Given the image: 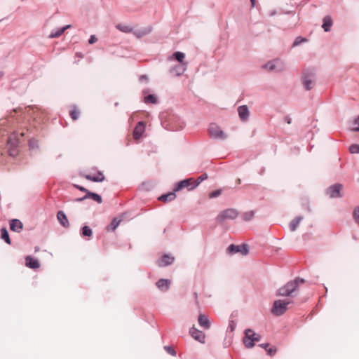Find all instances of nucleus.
Wrapping results in <instances>:
<instances>
[{
    "label": "nucleus",
    "mask_w": 359,
    "mask_h": 359,
    "mask_svg": "<svg viewBox=\"0 0 359 359\" xmlns=\"http://www.w3.org/2000/svg\"><path fill=\"white\" fill-rule=\"evenodd\" d=\"M304 282L305 280L301 278H297L294 280H290L278 290L276 295L282 297L292 296L295 291L297 290L299 285Z\"/></svg>",
    "instance_id": "f257e3e1"
},
{
    "label": "nucleus",
    "mask_w": 359,
    "mask_h": 359,
    "mask_svg": "<svg viewBox=\"0 0 359 359\" xmlns=\"http://www.w3.org/2000/svg\"><path fill=\"white\" fill-rule=\"evenodd\" d=\"M316 73L314 70L306 69L304 71L302 76V83L305 90H310L316 85Z\"/></svg>",
    "instance_id": "f03ea898"
},
{
    "label": "nucleus",
    "mask_w": 359,
    "mask_h": 359,
    "mask_svg": "<svg viewBox=\"0 0 359 359\" xmlns=\"http://www.w3.org/2000/svg\"><path fill=\"white\" fill-rule=\"evenodd\" d=\"M260 339L261 336L259 334L255 333L252 330L246 329L245 330L243 343L247 348H252L255 346V342L259 341Z\"/></svg>",
    "instance_id": "7ed1b4c3"
},
{
    "label": "nucleus",
    "mask_w": 359,
    "mask_h": 359,
    "mask_svg": "<svg viewBox=\"0 0 359 359\" xmlns=\"http://www.w3.org/2000/svg\"><path fill=\"white\" fill-rule=\"evenodd\" d=\"M238 211L234 208H228L222 211L216 217L218 223H223L226 220L235 219L238 216Z\"/></svg>",
    "instance_id": "20e7f679"
},
{
    "label": "nucleus",
    "mask_w": 359,
    "mask_h": 359,
    "mask_svg": "<svg viewBox=\"0 0 359 359\" xmlns=\"http://www.w3.org/2000/svg\"><path fill=\"white\" fill-rule=\"evenodd\" d=\"M290 303V302H287L285 300H276L273 302V307L271 309V313L276 316H280L283 315L287 311V306Z\"/></svg>",
    "instance_id": "39448f33"
},
{
    "label": "nucleus",
    "mask_w": 359,
    "mask_h": 359,
    "mask_svg": "<svg viewBox=\"0 0 359 359\" xmlns=\"http://www.w3.org/2000/svg\"><path fill=\"white\" fill-rule=\"evenodd\" d=\"M226 252L229 255H234L240 252L242 255H247L249 252L248 245L245 243L241 245L231 244L226 248Z\"/></svg>",
    "instance_id": "423d86ee"
},
{
    "label": "nucleus",
    "mask_w": 359,
    "mask_h": 359,
    "mask_svg": "<svg viewBox=\"0 0 359 359\" xmlns=\"http://www.w3.org/2000/svg\"><path fill=\"white\" fill-rule=\"evenodd\" d=\"M208 132L210 137L213 139L225 140L226 138V135L224 133L215 123H210Z\"/></svg>",
    "instance_id": "0eeeda50"
},
{
    "label": "nucleus",
    "mask_w": 359,
    "mask_h": 359,
    "mask_svg": "<svg viewBox=\"0 0 359 359\" xmlns=\"http://www.w3.org/2000/svg\"><path fill=\"white\" fill-rule=\"evenodd\" d=\"M18 140L15 137H10L8 140L7 147L11 156L15 157L18 154Z\"/></svg>",
    "instance_id": "6e6552de"
},
{
    "label": "nucleus",
    "mask_w": 359,
    "mask_h": 359,
    "mask_svg": "<svg viewBox=\"0 0 359 359\" xmlns=\"http://www.w3.org/2000/svg\"><path fill=\"white\" fill-rule=\"evenodd\" d=\"M341 187L342 186L340 184H333L326 190V194L328 195L330 198H339L341 196Z\"/></svg>",
    "instance_id": "1a4fd4ad"
},
{
    "label": "nucleus",
    "mask_w": 359,
    "mask_h": 359,
    "mask_svg": "<svg viewBox=\"0 0 359 359\" xmlns=\"http://www.w3.org/2000/svg\"><path fill=\"white\" fill-rule=\"evenodd\" d=\"M189 334L195 340L198 341V342H200L201 344L205 343V334L202 331L196 328L195 327H192L190 328Z\"/></svg>",
    "instance_id": "9d476101"
},
{
    "label": "nucleus",
    "mask_w": 359,
    "mask_h": 359,
    "mask_svg": "<svg viewBox=\"0 0 359 359\" xmlns=\"http://www.w3.org/2000/svg\"><path fill=\"white\" fill-rule=\"evenodd\" d=\"M188 64H178L170 69V74L175 76H180L187 69Z\"/></svg>",
    "instance_id": "9b49d317"
},
{
    "label": "nucleus",
    "mask_w": 359,
    "mask_h": 359,
    "mask_svg": "<svg viewBox=\"0 0 359 359\" xmlns=\"http://www.w3.org/2000/svg\"><path fill=\"white\" fill-rule=\"evenodd\" d=\"M193 178H188L178 182L175 186V191H178L184 188H187L189 190L190 187L193 185Z\"/></svg>",
    "instance_id": "f8f14e48"
},
{
    "label": "nucleus",
    "mask_w": 359,
    "mask_h": 359,
    "mask_svg": "<svg viewBox=\"0 0 359 359\" xmlns=\"http://www.w3.org/2000/svg\"><path fill=\"white\" fill-rule=\"evenodd\" d=\"M174 260V257L165 254L163 255L162 257L158 261L157 264L160 267H165L172 264Z\"/></svg>",
    "instance_id": "ddd939ff"
},
{
    "label": "nucleus",
    "mask_w": 359,
    "mask_h": 359,
    "mask_svg": "<svg viewBox=\"0 0 359 359\" xmlns=\"http://www.w3.org/2000/svg\"><path fill=\"white\" fill-rule=\"evenodd\" d=\"M145 130L144 123L139 121L133 130V137L135 139H140Z\"/></svg>",
    "instance_id": "4468645a"
},
{
    "label": "nucleus",
    "mask_w": 359,
    "mask_h": 359,
    "mask_svg": "<svg viewBox=\"0 0 359 359\" xmlns=\"http://www.w3.org/2000/svg\"><path fill=\"white\" fill-rule=\"evenodd\" d=\"M239 118L241 121H245L248 119L250 111L246 105H241L238 108Z\"/></svg>",
    "instance_id": "2eb2a0df"
},
{
    "label": "nucleus",
    "mask_w": 359,
    "mask_h": 359,
    "mask_svg": "<svg viewBox=\"0 0 359 359\" xmlns=\"http://www.w3.org/2000/svg\"><path fill=\"white\" fill-rule=\"evenodd\" d=\"M170 283L169 279L161 278L156 283V285L160 290L166 292L169 290Z\"/></svg>",
    "instance_id": "dca6fc26"
},
{
    "label": "nucleus",
    "mask_w": 359,
    "mask_h": 359,
    "mask_svg": "<svg viewBox=\"0 0 359 359\" xmlns=\"http://www.w3.org/2000/svg\"><path fill=\"white\" fill-rule=\"evenodd\" d=\"M152 31V27L148 26L146 27H142L136 30L133 31V34L137 37V38H141L144 36H146L149 34H150Z\"/></svg>",
    "instance_id": "f3484780"
},
{
    "label": "nucleus",
    "mask_w": 359,
    "mask_h": 359,
    "mask_svg": "<svg viewBox=\"0 0 359 359\" xmlns=\"http://www.w3.org/2000/svg\"><path fill=\"white\" fill-rule=\"evenodd\" d=\"M10 229L15 232H20L23 229V224L18 219H13L10 223Z\"/></svg>",
    "instance_id": "a211bd4d"
},
{
    "label": "nucleus",
    "mask_w": 359,
    "mask_h": 359,
    "mask_svg": "<svg viewBox=\"0 0 359 359\" xmlns=\"http://www.w3.org/2000/svg\"><path fill=\"white\" fill-rule=\"evenodd\" d=\"M198 322L201 327L205 330H209L210 328V322L205 315L201 313L198 316Z\"/></svg>",
    "instance_id": "6ab92c4d"
},
{
    "label": "nucleus",
    "mask_w": 359,
    "mask_h": 359,
    "mask_svg": "<svg viewBox=\"0 0 359 359\" xmlns=\"http://www.w3.org/2000/svg\"><path fill=\"white\" fill-rule=\"evenodd\" d=\"M57 219L59 221L60 224L63 227L67 228V227L69 226V220L67 219V215H65V213L63 211L60 210V211L57 212Z\"/></svg>",
    "instance_id": "aec40b11"
},
{
    "label": "nucleus",
    "mask_w": 359,
    "mask_h": 359,
    "mask_svg": "<svg viewBox=\"0 0 359 359\" xmlns=\"http://www.w3.org/2000/svg\"><path fill=\"white\" fill-rule=\"evenodd\" d=\"M26 266L30 269H36L40 267V263L38 259H34L31 256H27L25 258Z\"/></svg>",
    "instance_id": "412c9836"
},
{
    "label": "nucleus",
    "mask_w": 359,
    "mask_h": 359,
    "mask_svg": "<svg viewBox=\"0 0 359 359\" xmlns=\"http://www.w3.org/2000/svg\"><path fill=\"white\" fill-rule=\"evenodd\" d=\"M85 177L88 180H90L92 182H103L105 179L104 177V175H103V173L100 171L97 172V173L96 175H86L85 176Z\"/></svg>",
    "instance_id": "4be33fe9"
},
{
    "label": "nucleus",
    "mask_w": 359,
    "mask_h": 359,
    "mask_svg": "<svg viewBox=\"0 0 359 359\" xmlns=\"http://www.w3.org/2000/svg\"><path fill=\"white\" fill-rule=\"evenodd\" d=\"M71 27V25H67L63 27H60L57 29L56 30H53L49 34V38H57L60 36L67 29Z\"/></svg>",
    "instance_id": "5701e85b"
},
{
    "label": "nucleus",
    "mask_w": 359,
    "mask_h": 359,
    "mask_svg": "<svg viewBox=\"0 0 359 359\" xmlns=\"http://www.w3.org/2000/svg\"><path fill=\"white\" fill-rule=\"evenodd\" d=\"M333 25L332 20L330 16L326 15L323 18L322 27L325 32H327L330 30Z\"/></svg>",
    "instance_id": "b1692460"
},
{
    "label": "nucleus",
    "mask_w": 359,
    "mask_h": 359,
    "mask_svg": "<svg viewBox=\"0 0 359 359\" xmlns=\"http://www.w3.org/2000/svg\"><path fill=\"white\" fill-rule=\"evenodd\" d=\"M175 192L176 191H175L174 189L172 191L161 195L160 197H158V200L163 201L164 202L172 201L177 196Z\"/></svg>",
    "instance_id": "393cba45"
},
{
    "label": "nucleus",
    "mask_w": 359,
    "mask_h": 359,
    "mask_svg": "<svg viewBox=\"0 0 359 359\" xmlns=\"http://www.w3.org/2000/svg\"><path fill=\"white\" fill-rule=\"evenodd\" d=\"M303 220L302 216H297L294 219H293L289 225L290 229L291 231H295L299 225L300 222Z\"/></svg>",
    "instance_id": "a878e982"
},
{
    "label": "nucleus",
    "mask_w": 359,
    "mask_h": 359,
    "mask_svg": "<svg viewBox=\"0 0 359 359\" xmlns=\"http://www.w3.org/2000/svg\"><path fill=\"white\" fill-rule=\"evenodd\" d=\"M275 63H276V72H281L286 69V64L283 60H281L280 58H276Z\"/></svg>",
    "instance_id": "bb28decb"
},
{
    "label": "nucleus",
    "mask_w": 359,
    "mask_h": 359,
    "mask_svg": "<svg viewBox=\"0 0 359 359\" xmlns=\"http://www.w3.org/2000/svg\"><path fill=\"white\" fill-rule=\"evenodd\" d=\"M208 176L207 173H203L200 175L194 182L193 185L190 187L189 191L194 190L196 189L203 181L208 179Z\"/></svg>",
    "instance_id": "cd10ccee"
},
{
    "label": "nucleus",
    "mask_w": 359,
    "mask_h": 359,
    "mask_svg": "<svg viewBox=\"0 0 359 359\" xmlns=\"http://www.w3.org/2000/svg\"><path fill=\"white\" fill-rule=\"evenodd\" d=\"M184 57H185V54L184 53L180 52V51H176L172 55V56L170 57V59L174 58L177 61H178L180 62V64H188L187 62L184 61Z\"/></svg>",
    "instance_id": "c85d7f7f"
},
{
    "label": "nucleus",
    "mask_w": 359,
    "mask_h": 359,
    "mask_svg": "<svg viewBox=\"0 0 359 359\" xmlns=\"http://www.w3.org/2000/svg\"><path fill=\"white\" fill-rule=\"evenodd\" d=\"M116 27L117 29L124 33H133V27L124 24H118L116 25Z\"/></svg>",
    "instance_id": "c756f323"
},
{
    "label": "nucleus",
    "mask_w": 359,
    "mask_h": 359,
    "mask_svg": "<svg viewBox=\"0 0 359 359\" xmlns=\"http://www.w3.org/2000/svg\"><path fill=\"white\" fill-rule=\"evenodd\" d=\"M121 219H118L117 218H114L111 222L110 224H109L107 227V230L108 231H114L120 224Z\"/></svg>",
    "instance_id": "7c9ffc66"
},
{
    "label": "nucleus",
    "mask_w": 359,
    "mask_h": 359,
    "mask_svg": "<svg viewBox=\"0 0 359 359\" xmlns=\"http://www.w3.org/2000/svg\"><path fill=\"white\" fill-rule=\"evenodd\" d=\"M1 238L3 239L7 244H11V243L8 231L6 227H3L1 229Z\"/></svg>",
    "instance_id": "2f4dec72"
},
{
    "label": "nucleus",
    "mask_w": 359,
    "mask_h": 359,
    "mask_svg": "<svg viewBox=\"0 0 359 359\" xmlns=\"http://www.w3.org/2000/svg\"><path fill=\"white\" fill-rule=\"evenodd\" d=\"M86 197L87 198L93 199L97 203H101L102 202L101 196L94 192L88 191V195H86Z\"/></svg>",
    "instance_id": "473e14b6"
},
{
    "label": "nucleus",
    "mask_w": 359,
    "mask_h": 359,
    "mask_svg": "<svg viewBox=\"0 0 359 359\" xmlns=\"http://www.w3.org/2000/svg\"><path fill=\"white\" fill-rule=\"evenodd\" d=\"M263 67L269 71H276L275 59L266 62Z\"/></svg>",
    "instance_id": "72a5a7b5"
},
{
    "label": "nucleus",
    "mask_w": 359,
    "mask_h": 359,
    "mask_svg": "<svg viewBox=\"0 0 359 359\" xmlns=\"http://www.w3.org/2000/svg\"><path fill=\"white\" fill-rule=\"evenodd\" d=\"M350 129L351 131L354 132L359 131V115L353 121Z\"/></svg>",
    "instance_id": "f704fd0d"
},
{
    "label": "nucleus",
    "mask_w": 359,
    "mask_h": 359,
    "mask_svg": "<svg viewBox=\"0 0 359 359\" xmlns=\"http://www.w3.org/2000/svg\"><path fill=\"white\" fill-rule=\"evenodd\" d=\"M81 235L83 236H88V237H90L92 236L93 234V231H92V229L88 226H84L83 227H82L81 229Z\"/></svg>",
    "instance_id": "c9c22d12"
},
{
    "label": "nucleus",
    "mask_w": 359,
    "mask_h": 359,
    "mask_svg": "<svg viewBox=\"0 0 359 359\" xmlns=\"http://www.w3.org/2000/svg\"><path fill=\"white\" fill-rule=\"evenodd\" d=\"M254 215H255L254 211H248V212H245L243 215L242 218L244 221L248 222V221H250L251 219H252V218L254 217Z\"/></svg>",
    "instance_id": "e433bc0d"
},
{
    "label": "nucleus",
    "mask_w": 359,
    "mask_h": 359,
    "mask_svg": "<svg viewBox=\"0 0 359 359\" xmlns=\"http://www.w3.org/2000/svg\"><path fill=\"white\" fill-rule=\"evenodd\" d=\"M144 102L146 103L156 104L157 102V98L154 95H149L144 97Z\"/></svg>",
    "instance_id": "4c0bfd02"
},
{
    "label": "nucleus",
    "mask_w": 359,
    "mask_h": 359,
    "mask_svg": "<svg viewBox=\"0 0 359 359\" xmlns=\"http://www.w3.org/2000/svg\"><path fill=\"white\" fill-rule=\"evenodd\" d=\"M236 327V323L233 320H229V325L226 328V332L232 333Z\"/></svg>",
    "instance_id": "58836bf2"
},
{
    "label": "nucleus",
    "mask_w": 359,
    "mask_h": 359,
    "mask_svg": "<svg viewBox=\"0 0 359 359\" xmlns=\"http://www.w3.org/2000/svg\"><path fill=\"white\" fill-rule=\"evenodd\" d=\"M353 218L355 222L359 226V206L355 208L353 210Z\"/></svg>",
    "instance_id": "ea45409f"
},
{
    "label": "nucleus",
    "mask_w": 359,
    "mask_h": 359,
    "mask_svg": "<svg viewBox=\"0 0 359 359\" xmlns=\"http://www.w3.org/2000/svg\"><path fill=\"white\" fill-rule=\"evenodd\" d=\"M80 115V112L76 109L74 108L70 111V116L73 120H76L79 118Z\"/></svg>",
    "instance_id": "a19ab883"
},
{
    "label": "nucleus",
    "mask_w": 359,
    "mask_h": 359,
    "mask_svg": "<svg viewBox=\"0 0 359 359\" xmlns=\"http://www.w3.org/2000/svg\"><path fill=\"white\" fill-rule=\"evenodd\" d=\"M349 151L351 154H358L359 153V144H353L349 147Z\"/></svg>",
    "instance_id": "79ce46f5"
},
{
    "label": "nucleus",
    "mask_w": 359,
    "mask_h": 359,
    "mask_svg": "<svg viewBox=\"0 0 359 359\" xmlns=\"http://www.w3.org/2000/svg\"><path fill=\"white\" fill-rule=\"evenodd\" d=\"M306 41V39L305 38H303V37H301V36H298L294 41L292 46L293 47L297 46L300 45L302 43H303V42H304Z\"/></svg>",
    "instance_id": "37998d69"
},
{
    "label": "nucleus",
    "mask_w": 359,
    "mask_h": 359,
    "mask_svg": "<svg viewBox=\"0 0 359 359\" xmlns=\"http://www.w3.org/2000/svg\"><path fill=\"white\" fill-rule=\"evenodd\" d=\"M164 349L168 354L172 356H175L177 354L175 350L170 346H165Z\"/></svg>",
    "instance_id": "c03bdc74"
},
{
    "label": "nucleus",
    "mask_w": 359,
    "mask_h": 359,
    "mask_svg": "<svg viewBox=\"0 0 359 359\" xmlns=\"http://www.w3.org/2000/svg\"><path fill=\"white\" fill-rule=\"evenodd\" d=\"M222 194V190L221 189H217L214 191H212L210 194H209V197L210 198H217L218 196H219Z\"/></svg>",
    "instance_id": "a18cd8bd"
},
{
    "label": "nucleus",
    "mask_w": 359,
    "mask_h": 359,
    "mask_svg": "<svg viewBox=\"0 0 359 359\" xmlns=\"http://www.w3.org/2000/svg\"><path fill=\"white\" fill-rule=\"evenodd\" d=\"M74 187L78 189L79 190H80L82 192H84L86 193V195H88V191H90L89 190H88L87 189H86L85 187H81V186H79V185H74Z\"/></svg>",
    "instance_id": "49530a36"
},
{
    "label": "nucleus",
    "mask_w": 359,
    "mask_h": 359,
    "mask_svg": "<svg viewBox=\"0 0 359 359\" xmlns=\"http://www.w3.org/2000/svg\"><path fill=\"white\" fill-rule=\"evenodd\" d=\"M266 351L269 355H273L276 352V349L273 347H271L267 348Z\"/></svg>",
    "instance_id": "de8ad7c7"
},
{
    "label": "nucleus",
    "mask_w": 359,
    "mask_h": 359,
    "mask_svg": "<svg viewBox=\"0 0 359 359\" xmlns=\"http://www.w3.org/2000/svg\"><path fill=\"white\" fill-rule=\"evenodd\" d=\"M97 41V39L96 38V36L95 35H91L88 40V43L90 44H93V43H95Z\"/></svg>",
    "instance_id": "09e8293b"
},
{
    "label": "nucleus",
    "mask_w": 359,
    "mask_h": 359,
    "mask_svg": "<svg viewBox=\"0 0 359 359\" xmlns=\"http://www.w3.org/2000/svg\"><path fill=\"white\" fill-rule=\"evenodd\" d=\"M29 147L32 149H34V147H38L36 143L33 140L29 141Z\"/></svg>",
    "instance_id": "8fccbe9b"
},
{
    "label": "nucleus",
    "mask_w": 359,
    "mask_h": 359,
    "mask_svg": "<svg viewBox=\"0 0 359 359\" xmlns=\"http://www.w3.org/2000/svg\"><path fill=\"white\" fill-rule=\"evenodd\" d=\"M86 199H88L87 197H86V195H85L83 197L76 198L75 201H76V202H81V201H84Z\"/></svg>",
    "instance_id": "3c124183"
},
{
    "label": "nucleus",
    "mask_w": 359,
    "mask_h": 359,
    "mask_svg": "<svg viewBox=\"0 0 359 359\" xmlns=\"http://www.w3.org/2000/svg\"><path fill=\"white\" fill-rule=\"evenodd\" d=\"M284 120H285V122H287V123H288V124H290V123H291V121H292V119H291V118H290V117H289V116H285V117L284 118Z\"/></svg>",
    "instance_id": "603ef678"
},
{
    "label": "nucleus",
    "mask_w": 359,
    "mask_h": 359,
    "mask_svg": "<svg viewBox=\"0 0 359 359\" xmlns=\"http://www.w3.org/2000/svg\"><path fill=\"white\" fill-rule=\"evenodd\" d=\"M259 346L266 351V349L268 348L269 344L266 343V344H262Z\"/></svg>",
    "instance_id": "864d4df0"
},
{
    "label": "nucleus",
    "mask_w": 359,
    "mask_h": 359,
    "mask_svg": "<svg viewBox=\"0 0 359 359\" xmlns=\"http://www.w3.org/2000/svg\"><path fill=\"white\" fill-rule=\"evenodd\" d=\"M140 79L142 81L143 79L147 80V76L146 75H142L140 78Z\"/></svg>",
    "instance_id": "5fc2aeb1"
},
{
    "label": "nucleus",
    "mask_w": 359,
    "mask_h": 359,
    "mask_svg": "<svg viewBox=\"0 0 359 359\" xmlns=\"http://www.w3.org/2000/svg\"><path fill=\"white\" fill-rule=\"evenodd\" d=\"M4 72L0 71V80L4 77Z\"/></svg>",
    "instance_id": "6e6d98bb"
},
{
    "label": "nucleus",
    "mask_w": 359,
    "mask_h": 359,
    "mask_svg": "<svg viewBox=\"0 0 359 359\" xmlns=\"http://www.w3.org/2000/svg\"><path fill=\"white\" fill-rule=\"evenodd\" d=\"M250 2L252 4V6H254L255 4V0H250Z\"/></svg>",
    "instance_id": "4d7b16f0"
},
{
    "label": "nucleus",
    "mask_w": 359,
    "mask_h": 359,
    "mask_svg": "<svg viewBox=\"0 0 359 359\" xmlns=\"http://www.w3.org/2000/svg\"><path fill=\"white\" fill-rule=\"evenodd\" d=\"M275 13H276V12H275V11H273V12H271V13H270V15H271V16H272V15H275Z\"/></svg>",
    "instance_id": "13d9d810"
},
{
    "label": "nucleus",
    "mask_w": 359,
    "mask_h": 359,
    "mask_svg": "<svg viewBox=\"0 0 359 359\" xmlns=\"http://www.w3.org/2000/svg\"><path fill=\"white\" fill-rule=\"evenodd\" d=\"M194 295H195V297L197 298V293L196 292L194 293Z\"/></svg>",
    "instance_id": "bf43d9fd"
}]
</instances>
